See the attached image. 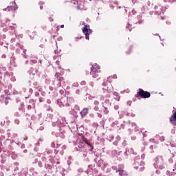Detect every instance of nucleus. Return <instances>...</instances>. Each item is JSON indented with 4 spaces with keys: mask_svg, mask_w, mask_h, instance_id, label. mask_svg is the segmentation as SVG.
Here are the masks:
<instances>
[{
    "mask_svg": "<svg viewBox=\"0 0 176 176\" xmlns=\"http://www.w3.org/2000/svg\"><path fill=\"white\" fill-rule=\"evenodd\" d=\"M100 73L101 70H100V65H94L91 67L90 75H91L92 78H98L100 76Z\"/></svg>",
    "mask_w": 176,
    "mask_h": 176,
    "instance_id": "1",
    "label": "nucleus"
},
{
    "mask_svg": "<svg viewBox=\"0 0 176 176\" xmlns=\"http://www.w3.org/2000/svg\"><path fill=\"white\" fill-rule=\"evenodd\" d=\"M71 100H72L71 98H68L67 96H63L58 100V105H60V107H69Z\"/></svg>",
    "mask_w": 176,
    "mask_h": 176,
    "instance_id": "2",
    "label": "nucleus"
},
{
    "mask_svg": "<svg viewBox=\"0 0 176 176\" xmlns=\"http://www.w3.org/2000/svg\"><path fill=\"white\" fill-rule=\"evenodd\" d=\"M135 97H136V98H140V97H141V98H149V97H151V93L140 88Z\"/></svg>",
    "mask_w": 176,
    "mask_h": 176,
    "instance_id": "3",
    "label": "nucleus"
},
{
    "mask_svg": "<svg viewBox=\"0 0 176 176\" xmlns=\"http://www.w3.org/2000/svg\"><path fill=\"white\" fill-rule=\"evenodd\" d=\"M80 24L82 25H84V28H82V32L83 34H85V39H87L89 41V39H90V32H91V30H90V26L86 25V23L85 22H80Z\"/></svg>",
    "mask_w": 176,
    "mask_h": 176,
    "instance_id": "4",
    "label": "nucleus"
},
{
    "mask_svg": "<svg viewBox=\"0 0 176 176\" xmlns=\"http://www.w3.org/2000/svg\"><path fill=\"white\" fill-rule=\"evenodd\" d=\"M103 89L104 90H107V93H112V91H113V87L111 82L107 84V86H105Z\"/></svg>",
    "mask_w": 176,
    "mask_h": 176,
    "instance_id": "5",
    "label": "nucleus"
},
{
    "mask_svg": "<svg viewBox=\"0 0 176 176\" xmlns=\"http://www.w3.org/2000/svg\"><path fill=\"white\" fill-rule=\"evenodd\" d=\"M170 123L173 124V126H176V111L171 115L170 118H169Z\"/></svg>",
    "mask_w": 176,
    "mask_h": 176,
    "instance_id": "6",
    "label": "nucleus"
},
{
    "mask_svg": "<svg viewBox=\"0 0 176 176\" xmlns=\"http://www.w3.org/2000/svg\"><path fill=\"white\" fill-rule=\"evenodd\" d=\"M5 10H8V12H10V10H17V5L15 2H12V6L7 7Z\"/></svg>",
    "mask_w": 176,
    "mask_h": 176,
    "instance_id": "7",
    "label": "nucleus"
},
{
    "mask_svg": "<svg viewBox=\"0 0 176 176\" xmlns=\"http://www.w3.org/2000/svg\"><path fill=\"white\" fill-rule=\"evenodd\" d=\"M116 173H119V175H120V176H127V175H129L127 172L126 170H123V168H119L116 170Z\"/></svg>",
    "mask_w": 176,
    "mask_h": 176,
    "instance_id": "8",
    "label": "nucleus"
},
{
    "mask_svg": "<svg viewBox=\"0 0 176 176\" xmlns=\"http://www.w3.org/2000/svg\"><path fill=\"white\" fill-rule=\"evenodd\" d=\"M89 113V109L87 108H84L82 111H80V115L82 118H85L86 115Z\"/></svg>",
    "mask_w": 176,
    "mask_h": 176,
    "instance_id": "9",
    "label": "nucleus"
},
{
    "mask_svg": "<svg viewBox=\"0 0 176 176\" xmlns=\"http://www.w3.org/2000/svg\"><path fill=\"white\" fill-rule=\"evenodd\" d=\"M113 96H115L116 98L117 101H120V97H119V95L118 94V92H114Z\"/></svg>",
    "mask_w": 176,
    "mask_h": 176,
    "instance_id": "10",
    "label": "nucleus"
},
{
    "mask_svg": "<svg viewBox=\"0 0 176 176\" xmlns=\"http://www.w3.org/2000/svg\"><path fill=\"white\" fill-rule=\"evenodd\" d=\"M39 5H40V9H41V10H43V6H45V3H43V2H40V3H39Z\"/></svg>",
    "mask_w": 176,
    "mask_h": 176,
    "instance_id": "11",
    "label": "nucleus"
},
{
    "mask_svg": "<svg viewBox=\"0 0 176 176\" xmlns=\"http://www.w3.org/2000/svg\"><path fill=\"white\" fill-rule=\"evenodd\" d=\"M87 145L88 146H90L91 151H93V149H94V147L93 146V145H91L89 142H88V143H87Z\"/></svg>",
    "mask_w": 176,
    "mask_h": 176,
    "instance_id": "12",
    "label": "nucleus"
},
{
    "mask_svg": "<svg viewBox=\"0 0 176 176\" xmlns=\"http://www.w3.org/2000/svg\"><path fill=\"white\" fill-rule=\"evenodd\" d=\"M14 122H15L16 124H20V120L16 119L14 120Z\"/></svg>",
    "mask_w": 176,
    "mask_h": 176,
    "instance_id": "13",
    "label": "nucleus"
},
{
    "mask_svg": "<svg viewBox=\"0 0 176 176\" xmlns=\"http://www.w3.org/2000/svg\"><path fill=\"white\" fill-rule=\"evenodd\" d=\"M9 100L8 98H6V105H8V104H9V101H8Z\"/></svg>",
    "mask_w": 176,
    "mask_h": 176,
    "instance_id": "14",
    "label": "nucleus"
},
{
    "mask_svg": "<svg viewBox=\"0 0 176 176\" xmlns=\"http://www.w3.org/2000/svg\"><path fill=\"white\" fill-rule=\"evenodd\" d=\"M83 141H85V144H87L89 142V140L84 138Z\"/></svg>",
    "mask_w": 176,
    "mask_h": 176,
    "instance_id": "15",
    "label": "nucleus"
},
{
    "mask_svg": "<svg viewBox=\"0 0 176 176\" xmlns=\"http://www.w3.org/2000/svg\"><path fill=\"white\" fill-rule=\"evenodd\" d=\"M50 21H53V18L50 17Z\"/></svg>",
    "mask_w": 176,
    "mask_h": 176,
    "instance_id": "16",
    "label": "nucleus"
},
{
    "mask_svg": "<svg viewBox=\"0 0 176 176\" xmlns=\"http://www.w3.org/2000/svg\"><path fill=\"white\" fill-rule=\"evenodd\" d=\"M60 28H64V25H61Z\"/></svg>",
    "mask_w": 176,
    "mask_h": 176,
    "instance_id": "17",
    "label": "nucleus"
},
{
    "mask_svg": "<svg viewBox=\"0 0 176 176\" xmlns=\"http://www.w3.org/2000/svg\"><path fill=\"white\" fill-rule=\"evenodd\" d=\"M82 85H85L86 83L85 81L81 82Z\"/></svg>",
    "mask_w": 176,
    "mask_h": 176,
    "instance_id": "18",
    "label": "nucleus"
},
{
    "mask_svg": "<svg viewBox=\"0 0 176 176\" xmlns=\"http://www.w3.org/2000/svg\"><path fill=\"white\" fill-rule=\"evenodd\" d=\"M90 85H91V86H92V87H93V86H94V83H93V82H91Z\"/></svg>",
    "mask_w": 176,
    "mask_h": 176,
    "instance_id": "19",
    "label": "nucleus"
},
{
    "mask_svg": "<svg viewBox=\"0 0 176 176\" xmlns=\"http://www.w3.org/2000/svg\"><path fill=\"white\" fill-rule=\"evenodd\" d=\"M115 109H118V106H116V107H115Z\"/></svg>",
    "mask_w": 176,
    "mask_h": 176,
    "instance_id": "20",
    "label": "nucleus"
},
{
    "mask_svg": "<svg viewBox=\"0 0 176 176\" xmlns=\"http://www.w3.org/2000/svg\"><path fill=\"white\" fill-rule=\"evenodd\" d=\"M42 102V100H41V99H40V102Z\"/></svg>",
    "mask_w": 176,
    "mask_h": 176,
    "instance_id": "21",
    "label": "nucleus"
},
{
    "mask_svg": "<svg viewBox=\"0 0 176 176\" xmlns=\"http://www.w3.org/2000/svg\"><path fill=\"white\" fill-rule=\"evenodd\" d=\"M42 102V100H41V99H40V102Z\"/></svg>",
    "mask_w": 176,
    "mask_h": 176,
    "instance_id": "22",
    "label": "nucleus"
},
{
    "mask_svg": "<svg viewBox=\"0 0 176 176\" xmlns=\"http://www.w3.org/2000/svg\"><path fill=\"white\" fill-rule=\"evenodd\" d=\"M106 113H108V111H107Z\"/></svg>",
    "mask_w": 176,
    "mask_h": 176,
    "instance_id": "23",
    "label": "nucleus"
}]
</instances>
